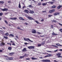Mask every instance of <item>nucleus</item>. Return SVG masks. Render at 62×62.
<instances>
[{
	"label": "nucleus",
	"mask_w": 62,
	"mask_h": 62,
	"mask_svg": "<svg viewBox=\"0 0 62 62\" xmlns=\"http://www.w3.org/2000/svg\"><path fill=\"white\" fill-rule=\"evenodd\" d=\"M24 39L25 41H28V40H29V41L31 42H33V41H31V40H30L29 38H24Z\"/></svg>",
	"instance_id": "1"
},
{
	"label": "nucleus",
	"mask_w": 62,
	"mask_h": 62,
	"mask_svg": "<svg viewBox=\"0 0 62 62\" xmlns=\"http://www.w3.org/2000/svg\"><path fill=\"white\" fill-rule=\"evenodd\" d=\"M43 62H50V60H42Z\"/></svg>",
	"instance_id": "2"
},
{
	"label": "nucleus",
	"mask_w": 62,
	"mask_h": 62,
	"mask_svg": "<svg viewBox=\"0 0 62 62\" xmlns=\"http://www.w3.org/2000/svg\"><path fill=\"white\" fill-rule=\"evenodd\" d=\"M61 54V53H58L56 54V55L58 56V57L59 58V57H62L60 56Z\"/></svg>",
	"instance_id": "3"
},
{
	"label": "nucleus",
	"mask_w": 62,
	"mask_h": 62,
	"mask_svg": "<svg viewBox=\"0 0 62 62\" xmlns=\"http://www.w3.org/2000/svg\"><path fill=\"white\" fill-rule=\"evenodd\" d=\"M32 33L35 34L36 33V31L35 30L33 29L32 30Z\"/></svg>",
	"instance_id": "4"
},
{
	"label": "nucleus",
	"mask_w": 62,
	"mask_h": 62,
	"mask_svg": "<svg viewBox=\"0 0 62 62\" xmlns=\"http://www.w3.org/2000/svg\"><path fill=\"white\" fill-rule=\"evenodd\" d=\"M12 59L13 58H9L8 57H7L6 58V59L7 60H12Z\"/></svg>",
	"instance_id": "5"
},
{
	"label": "nucleus",
	"mask_w": 62,
	"mask_h": 62,
	"mask_svg": "<svg viewBox=\"0 0 62 62\" xmlns=\"http://www.w3.org/2000/svg\"><path fill=\"white\" fill-rule=\"evenodd\" d=\"M28 48L29 49H34V48H35L34 46H30L29 47H28Z\"/></svg>",
	"instance_id": "6"
},
{
	"label": "nucleus",
	"mask_w": 62,
	"mask_h": 62,
	"mask_svg": "<svg viewBox=\"0 0 62 62\" xmlns=\"http://www.w3.org/2000/svg\"><path fill=\"white\" fill-rule=\"evenodd\" d=\"M14 35H13L12 34H11L9 35V37H10V38L14 37Z\"/></svg>",
	"instance_id": "7"
},
{
	"label": "nucleus",
	"mask_w": 62,
	"mask_h": 62,
	"mask_svg": "<svg viewBox=\"0 0 62 62\" xmlns=\"http://www.w3.org/2000/svg\"><path fill=\"white\" fill-rule=\"evenodd\" d=\"M19 19L21 20H22V21H24V19H23V17H19Z\"/></svg>",
	"instance_id": "8"
},
{
	"label": "nucleus",
	"mask_w": 62,
	"mask_h": 62,
	"mask_svg": "<svg viewBox=\"0 0 62 62\" xmlns=\"http://www.w3.org/2000/svg\"><path fill=\"white\" fill-rule=\"evenodd\" d=\"M2 11H7V10H8V9L7 8H4L2 9Z\"/></svg>",
	"instance_id": "9"
},
{
	"label": "nucleus",
	"mask_w": 62,
	"mask_h": 62,
	"mask_svg": "<svg viewBox=\"0 0 62 62\" xmlns=\"http://www.w3.org/2000/svg\"><path fill=\"white\" fill-rule=\"evenodd\" d=\"M28 18L29 19V20H34V19L33 18L31 17H28Z\"/></svg>",
	"instance_id": "10"
},
{
	"label": "nucleus",
	"mask_w": 62,
	"mask_h": 62,
	"mask_svg": "<svg viewBox=\"0 0 62 62\" xmlns=\"http://www.w3.org/2000/svg\"><path fill=\"white\" fill-rule=\"evenodd\" d=\"M5 43L2 42L0 43V46H3V45H5Z\"/></svg>",
	"instance_id": "11"
},
{
	"label": "nucleus",
	"mask_w": 62,
	"mask_h": 62,
	"mask_svg": "<svg viewBox=\"0 0 62 62\" xmlns=\"http://www.w3.org/2000/svg\"><path fill=\"white\" fill-rule=\"evenodd\" d=\"M62 7V5H60V6H58L57 7V8H58V9H60V8H61Z\"/></svg>",
	"instance_id": "12"
},
{
	"label": "nucleus",
	"mask_w": 62,
	"mask_h": 62,
	"mask_svg": "<svg viewBox=\"0 0 62 62\" xmlns=\"http://www.w3.org/2000/svg\"><path fill=\"white\" fill-rule=\"evenodd\" d=\"M24 11L25 13H28L29 12L27 10H25Z\"/></svg>",
	"instance_id": "13"
},
{
	"label": "nucleus",
	"mask_w": 62,
	"mask_h": 62,
	"mask_svg": "<svg viewBox=\"0 0 62 62\" xmlns=\"http://www.w3.org/2000/svg\"><path fill=\"white\" fill-rule=\"evenodd\" d=\"M28 55H29V54H25L24 55V57H28Z\"/></svg>",
	"instance_id": "14"
},
{
	"label": "nucleus",
	"mask_w": 62,
	"mask_h": 62,
	"mask_svg": "<svg viewBox=\"0 0 62 62\" xmlns=\"http://www.w3.org/2000/svg\"><path fill=\"white\" fill-rule=\"evenodd\" d=\"M31 58L32 59V60H37V59H38L37 58H35L34 57H32Z\"/></svg>",
	"instance_id": "15"
},
{
	"label": "nucleus",
	"mask_w": 62,
	"mask_h": 62,
	"mask_svg": "<svg viewBox=\"0 0 62 62\" xmlns=\"http://www.w3.org/2000/svg\"><path fill=\"white\" fill-rule=\"evenodd\" d=\"M56 7V6H53L51 7V8H55Z\"/></svg>",
	"instance_id": "16"
},
{
	"label": "nucleus",
	"mask_w": 62,
	"mask_h": 62,
	"mask_svg": "<svg viewBox=\"0 0 62 62\" xmlns=\"http://www.w3.org/2000/svg\"><path fill=\"white\" fill-rule=\"evenodd\" d=\"M52 34L53 35H55V36L57 35V34H56L54 32H53V33Z\"/></svg>",
	"instance_id": "17"
},
{
	"label": "nucleus",
	"mask_w": 62,
	"mask_h": 62,
	"mask_svg": "<svg viewBox=\"0 0 62 62\" xmlns=\"http://www.w3.org/2000/svg\"><path fill=\"white\" fill-rule=\"evenodd\" d=\"M59 13H56L54 14V15H55H55H59Z\"/></svg>",
	"instance_id": "18"
},
{
	"label": "nucleus",
	"mask_w": 62,
	"mask_h": 62,
	"mask_svg": "<svg viewBox=\"0 0 62 62\" xmlns=\"http://www.w3.org/2000/svg\"><path fill=\"white\" fill-rule=\"evenodd\" d=\"M18 7L19 8H21V4L20 3H19V4Z\"/></svg>",
	"instance_id": "19"
},
{
	"label": "nucleus",
	"mask_w": 62,
	"mask_h": 62,
	"mask_svg": "<svg viewBox=\"0 0 62 62\" xmlns=\"http://www.w3.org/2000/svg\"><path fill=\"white\" fill-rule=\"evenodd\" d=\"M56 45H57V46H62V45H60V44H59V43L56 44Z\"/></svg>",
	"instance_id": "20"
},
{
	"label": "nucleus",
	"mask_w": 62,
	"mask_h": 62,
	"mask_svg": "<svg viewBox=\"0 0 62 62\" xmlns=\"http://www.w3.org/2000/svg\"><path fill=\"white\" fill-rule=\"evenodd\" d=\"M9 54L10 55H12L13 54H14V53H9Z\"/></svg>",
	"instance_id": "21"
},
{
	"label": "nucleus",
	"mask_w": 62,
	"mask_h": 62,
	"mask_svg": "<svg viewBox=\"0 0 62 62\" xmlns=\"http://www.w3.org/2000/svg\"><path fill=\"white\" fill-rule=\"evenodd\" d=\"M47 4V3H43L42 4V5H43V6H45V5H46V4Z\"/></svg>",
	"instance_id": "22"
},
{
	"label": "nucleus",
	"mask_w": 62,
	"mask_h": 62,
	"mask_svg": "<svg viewBox=\"0 0 62 62\" xmlns=\"http://www.w3.org/2000/svg\"><path fill=\"white\" fill-rule=\"evenodd\" d=\"M4 2L3 1H0V4H4Z\"/></svg>",
	"instance_id": "23"
},
{
	"label": "nucleus",
	"mask_w": 62,
	"mask_h": 62,
	"mask_svg": "<svg viewBox=\"0 0 62 62\" xmlns=\"http://www.w3.org/2000/svg\"><path fill=\"white\" fill-rule=\"evenodd\" d=\"M24 58V56H21L20 57V58L21 59H22V58Z\"/></svg>",
	"instance_id": "24"
},
{
	"label": "nucleus",
	"mask_w": 62,
	"mask_h": 62,
	"mask_svg": "<svg viewBox=\"0 0 62 62\" xmlns=\"http://www.w3.org/2000/svg\"><path fill=\"white\" fill-rule=\"evenodd\" d=\"M30 12L31 13H32V14L34 13V11H30Z\"/></svg>",
	"instance_id": "25"
},
{
	"label": "nucleus",
	"mask_w": 62,
	"mask_h": 62,
	"mask_svg": "<svg viewBox=\"0 0 62 62\" xmlns=\"http://www.w3.org/2000/svg\"><path fill=\"white\" fill-rule=\"evenodd\" d=\"M0 33L2 34H3V33H4V31H0Z\"/></svg>",
	"instance_id": "26"
},
{
	"label": "nucleus",
	"mask_w": 62,
	"mask_h": 62,
	"mask_svg": "<svg viewBox=\"0 0 62 62\" xmlns=\"http://www.w3.org/2000/svg\"><path fill=\"white\" fill-rule=\"evenodd\" d=\"M48 55V57H50L52 56V55L51 54H49L47 55Z\"/></svg>",
	"instance_id": "27"
},
{
	"label": "nucleus",
	"mask_w": 62,
	"mask_h": 62,
	"mask_svg": "<svg viewBox=\"0 0 62 62\" xmlns=\"http://www.w3.org/2000/svg\"><path fill=\"white\" fill-rule=\"evenodd\" d=\"M8 49L9 50H11V47H9L8 48Z\"/></svg>",
	"instance_id": "28"
},
{
	"label": "nucleus",
	"mask_w": 62,
	"mask_h": 62,
	"mask_svg": "<svg viewBox=\"0 0 62 62\" xmlns=\"http://www.w3.org/2000/svg\"><path fill=\"white\" fill-rule=\"evenodd\" d=\"M5 22L6 23V24H8V21L6 20H5Z\"/></svg>",
	"instance_id": "29"
},
{
	"label": "nucleus",
	"mask_w": 62,
	"mask_h": 62,
	"mask_svg": "<svg viewBox=\"0 0 62 62\" xmlns=\"http://www.w3.org/2000/svg\"><path fill=\"white\" fill-rule=\"evenodd\" d=\"M4 38L5 39H8V37H7L6 36H4Z\"/></svg>",
	"instance_id": "30"
},
{
	"label": "nucleus",
	"mask_w": 62,
	"mask_h": 62,
	"mask_svg": "<svg viewBox=\"0 0 62 62\" xmlns=\"http://www.w3.org/2000/svg\"><path fill=\"white\" fill-rule=\"evenodd\" d=\"M26 51V49L25 48H24L23 50V51Z\"/></svg>",
	"instance_id": "31"
},
{
	"label": "nucleus",
	"mask_w": 62,
	"mask_h": 62,
	"mask_svg": "<svg viewBox=\"0 0 62 62\" xmlns=\"http://www.w3.org/2000/svg\"><path fill=\"white\" fill-rule=\"evenodd\" d=\"M35 22H36V23H37V24H39V22H38L37 21H35Z\"/></svg>",
	"instance_id": "32"
},
{
	"label": "nucleus",
	"mask_w": 62,
	"mask_h": 62,
	"mask_svg": "<svg viewBox=\"0 0 62 62\" xmlns=\"http://www.w3.org/2000/svg\"><path fill=\"white\" fill-rule=\"evenodd\" d=\"M53 15H48V16L49 17H52Z\"/></svg>",
	"instance_id": "33"
},
{
	"label": "nucleus",
	"mask_w": 62,
	"mask_h": 62,
	"mask_svg": "<svg viewBox=\"0 0 62 62\" xmlns=\"http://www.w3.org/2000/svg\"><path fill=\"white\" fill-rule=\"evenodd\" d=\"M38 46H39V47L41 46V44H39L38 45Z\"/></svg>",
	"instance_id": "34"
},
{
	"label": "nucleus",
	"mask_w": 62,
	"mask_h": 62,
	"mask_svg": "<svg viewBox=\"0 0 62 62\" xmlns=\"http://www.w3.org/2000/svg\"><path fill=\"white\" fill-rule=\"evenodd\" d=\"M5 35L6 36H8V33H5Z\"/></svg>",
	"instance_id": "35"
},
{
	"label": "nucleus",
	"mask_w": 62,
	"mask_h": 62,
	"mask_svg": "<svg viewBox=\"0 0 62 62\" xmlns=\"http://www.w3.org/2000/svg\"><path fill=\"white\" fill-rule=\"evenodd\" d=\"M50 3L51 4H53L54 2H50Z\"/></svg>",
	"instance_id": "36"
},
{
	"label": "nucleus",
	"mask_w": 62,
	"mask_h": 62,
	"mask_svg": "<svg viewBox=\"0 0 62 62\" xmlns=\"http://www.w3.org/2000/svg\"><path fill=\"white\" fill-rule=\"evenodd\" d=\"M52 12H52V10H51L50 11H49V13H52Z\"/></svg>",
	"instance_id": "37"
},
{
	"label": "nucleus",
	"mask_w": 62,
	"mask_h": 62,
	"mask_svg": "<svg viewBox=\"0 0 62 62\" xmlns=\"http://www.w3.org/2000/svg\"><path fill=\"white\" fill-rule=\"evenodd\" d=\"M10 19L12 20H14V18H10Z\"/></svg>",
	"instance_id": "38"
},
{
	"label": "nucleus",
	"mask_w": 62,
	"mask_h": 62,
	"mask_svg": "<svg viewBox=\"0 0 62 62\" xmlns=\"http://www.w3.org/2000/svg\"><path fill=\"white\" fill-rule=\"evenodd\" d=\"M37 34H41V33L39 32H37Z\"/></svg>",
	"instance_id": "39"
},
{
	"label": "nucleus",
	"mask_w": 62,
	"mask_h": 62,
	"mask_svg": "<svg viewBox=\"0 0 62 62\" xmlns=\"http://www.w3.org/2000/svg\"><path fill=\"white\" fill-rule=\"evenodd\" d=\"M12 45H13L15 46V43H13Z\"/></svg>",
	"instance_id": "40"
},
{
	"label": "nucleus",
	"mask_w": 62,
	"mask_h": 62,
	"mask_svg": "<svg viewBox=\"0 0 62 62\" xmlns=\"http://www.w3.org/2000/svg\"><path fill=\"white\" fill-rule=\"evenodd\" d=\"M52 12H54V11H55V10L54 9H53V10H52Z\"/></svg>",
	"instance_id": "41"
},
{
	"label": "nucleus",
	"mask_w": 62,
	"mask_h": 62,
	"mask_svg": "<svg viewBox=\"0 0 62 62\" xmlns=\"http://www.w3.org/2000/svg\"><path fill=\"white\" fill-rule=\"evenodd\" d=\"M17 17L14 18V20H17Z\"/></svg>",
	"instance_id": "42"
},
{
	"label": "nucleus",
	"mask_w": 62,
	"mask_h": 62,
	"mask_svg": "<svg viewBox=\"0 0 62 62\" xmlns=\"http://www.w3.org/2000/svg\"><path fill=\"white\" fill-rule=\"evenodd\" d=\"M17 29H20V30H22V29H20V27H18L17 28Z\"/></svg>",
	"instance_id": "43"
},
{
	"label": "nucleus",
	"mask_w": 62,
	"mask_h": 62,
	"mask_svg": "<svg viewBox=\"0 0 62 62\" xmlns=\"http://www.w3.org/2000/svg\"><path fill=\"white\" fill-rule=\"evenodd\" d=\"M60 31L61 32H62V29H61L60 30Z\"/></svg>",
	"instance_id": "44"
},
{
	"label": "nucleus",
	"mask_w": 62,
	"mask_h": 62,
	"mask_svg": "<svg viewBox=\"0 0 62 62\" xmlns=\"http://www.w3.org/2000/svg\"><path fill=\"white\" fill-rule=\"evenodd\" d=\"M3 15V13H0V16H2Z\"/></svg>",
	"instance_id": "45"
},
{
	"label": "nucleus",
	"mask_w": 62,
	"mask_h": 62,
	"mask_svg": "<svg viewBox=\"0 0 62 62\" xmlns=\"http://www.w3.org/2000/svg\"><path fill=\"white\" fill-rule=\"evenodd\" d=\"M53 22H54L55 23H56L57 22V21L55 20H53Z\"/></svg>",
	"instance_id": "46"
},
{
	"label": "nucleus",
	"mask_w": 62,
	"mask_h": 62,
	"mask_svg": "<svg viewBox=\"0 0 62 62\" xmlns=\"http://www.w3.org/2000/svg\"><path fill=\"white\" fill-rule=\"evenodd\" d=\"M26 60H30V58H27L26 59Z\"/></svg>",
	"instance_id": "47"
},
{
	"label": "nucleus",
	"mask_w": 62,
	"mask_h": 62,
	"mask_svg": "<svg viewBox=\"0 0 62 62\" xmlns=\"http://www.w3.org/2000/svg\"><path fill=\"white\" fill-rule=\"evenodd\" d=\"M41 3H39L38 4V5L39 6H40V5H41Z\"/></svg>",
	"instance_id": "48"
},
{
	"label": "nucleus",
	"mask_w": 62,
	"mask_h": 62,
	"mask_svg": "<svg viewBox=\"0 0 62 62\" xmlns=\"http://www.w3.org/2000/svg\"><path fill=\"white\" fill-rule=\"evenodd\" d=\"M16 38H17L18 39H19V38H18V36H16Z\"/></svg>",
	"instance_id": "49"
},
{
	"label": "nucleus",
	"mask_w": 62,
	"mask_h": 62,
	"mask_svg": "<svg viewBox=\"0 0 62 62\" xmlns=\"http://www.w3.org/2000/svg\"><path fill=\"white\" fill-rule=\"evenodd\" d=\"M2 52H3V50H0V53Z\"/></svg>",
	"instance_id": "50"
},
{
	"label": "nucleus",
	"mask_w": 62,
	"mask_h": 62,
	"mask_svg": "<svg viewBox=\"0 0 62 62\" xmlns=\"http://www.w3.org/2000/svg\"><path fill=\"white\" fill-rule=\"evenodd\" d=\"M59 24L61 26H62V24L60 23H59Z\"/></svg>",
	"instance_id": "51"
},
{
	"label": "nucleus",
	"mask_w": 62,
	"mask_h": 62,
	"mask_svg": "<svg viewBox=\"0 0 62 62\" xmlns=\"http://www.w3.org/2000/svg\"><path fill=\"white\" fill-rule=\"evenodd\" d=\"M24 44H26V45H27V44H28L27 43H24Z\"/></svg>",
	"instance_id": "52"
},
{
	"label": "nucleus",
	"mask_w": 62,
	"mask_h": 62,
	"mask_svg": "<svg viewBox=\"0 0 62 62\" xmlns=\"http://www.w3.org/2000/svg\"><path fill=\"white\" fill-rule=\"evenodd\" d=\"M43 13H44V12H46V11H42Z\"/></svg>",
	"instance_id": "53"
},
{
	"label": "nucleus",
	"mask_w": 62,
	"mask_h": 62,
	"mask_svg": "<svg viewBox=\"0 0 62 62\" xmlns=\"http://www.w3.org/2000/svg\"><path fill=\"white\" fill-rule=\"evenodd\" d=\"M40 37H44V36H42L40 35Z\"/></svg>",
	"instance_id": "54"
},
{
	"label": "nucleus",
	"mask_w": 62,
	"mask_h": 62,
	"mask_svg": "<svg viewBox=\"0 0 62 62\" xmlns=\"http://www.w3.org/2000/svg\"><path fill=\"white\" fill-rule=\"evenodd\" d=\"M45 57H48V56L47 55L46 56H45Z\"/></svg>",
	"instance_id": "55"
},
{
	"label": "nucleus",
	"mask_w": 62,
	"mask_h": 62,
	"mask_svg": "<svg viewBox=\"0 0 62 62\" xmlns=\"http://www.w3.org/2000/svg\"><path fill=\"white\" fill-rule=\"evenodd\" d=\"M58 50H55L54 51V52H56Z\"/></svg>",
	"instance_id": "56"
},
{
	"label": "nucleus",
	"mask_w": 62,
	"mask_h": 62,
	"mask_svg": "<svg viewBox=\"0 0 62 62\" xmlns=\"http://www.w3.org/2000/svg\"><path fill=\"white\" fill-rule=\"evenodd\" d=\"M39 58H40L41 59H42L43 58L42 57H39Z\"/></svg>",
	"instance_id": "57"
},
{
	"label": "nucleus",
	"mask_w": 62,
	"mask_h": 62,
	"mask_svg": "<svg viewBox=\"0 0 62 62\" xmlns=\"http://www.w3.org/2000/svg\"><path fill=\"white\" fill-rule=\"evenodd\" d=\"M51 28H53V25H51Z\"/></svg>",
	"instance_id": "58"
},
{
	"label": "nucleus",
	"mask_w": 62,
	"mask_h": 62,
	"mask_svg": "<svg viewBox=\"0 0 62 62\" xmlns=\"http://www.w3.org/2000/svg\"><path fill=\"white\" fill-rule=\"evenodd\" d=\"M25 8V6H24L23 7V8Z\"/></svg>",
	"instance_id": "59"
},
{
	"label": "nucleus",
	"mask_w": 62,
	"mask_h": 62,
	"mask_svg": "<svg viewBox=\"0 0 62 62\" xmlns=\"http://www.w3.org/2000/svg\"><path fill=\"white\" fill-rule=\"evenodd\" d=\"M25 23L26 24V25H28V23Z\"/></svg>",
	"instance_id": "60"
},
{
	"label": "nucleus",
	"mask_w": 62,
	"mask_h": 62,
	"mask_svg": "<svg viewBox=\"0 0 62 62\" xmlns=\"http://www.w3.org/2000/svg\"><path fill=\"white\" fill-rule=\"evenodd\" d=\"M31 5H30L29 6V7H30V8H31Z\"/></svg>",
	"instance_id": "61"
},
{
	"label": "nucleus",
	"mask_w": 62,
	"mask_h": 62,
	"mask_svg": "<svg viewBox=\"0 0 62 62\" xmlns=\"http://www.w3.org/2000/svg\"><path fill=\"white\" fill-rule=\"evenodd\" d=\"M42 44L43 45H44V42H43Z\"/></svg>",
	"instance_id": "62"
},
{
	"label": "nucleus",
	"mask_w": 62,
	"mask_h": 62,
	"mask_svg": "<svg viewBox=\"0 0 62 62\" xmlns=\"http://www.w3.org/2000/svg\"><path fill=\"white\" fill-rule=\"evenodd\" d=\"M55 47H56V48H58V46H55Z\"/></svg>",
	"instance_id": "63"
},
{
	"label": "nucleus",
	"mask_w": 62,
	"mask_h": 62,
	"mask_svg": "<svg viewBox=\"0 0 62 62\" xmlns=\"http://www.w3.org/2000/svg\"><path fill=\"white\" fill-rule=\"evenodd\" d=\"M60 51H62V49H60Z\"/></svg>",
	"instance_id": "64"
}]
</instances>
